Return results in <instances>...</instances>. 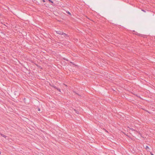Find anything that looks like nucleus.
<instances>
[{"mask_svg": "<svg viewBox=\"0 0 155 155\" xmlns=\"http://www.w3.org/2000/svg\"><path fill=\"white\" fill-rule=\"evenodd\" d=\"M56 32L57 34L63 35V36L65 37H66L68 36L67 34L64 33L63 32L60 31H56Z\"/></svg>", "mask_w": 155, "mask_h": 155, "instance_id": "nucleus-1", "label": "nucleus"}, {"mask_svg": "<svg viewBox=\"0 0 155 155\" xmlns=\"http://www.w3.org/2000/svg\"><path fill=\"white\" fill-rule=\"evenodd\" d=\"M74 110L75 112V113L77 114H79V112L77 110L74 109Z\"/></svg>", "mask_w": 155, "mask_h": 155, "instance_id": "nucleus-2", "label": "nucleus"}, {"mask_svg": "<svg viewBox=\"0 0 155 155\" xmlns=\"http://www.w3.org/2000/svg\"><path fill=\"white\" fill-rule=\"evenodd\" d=\"M0 135L5 138H6L7 137V136H6L2 134V133H0Z\"/></svg>", "mask_w": 155, "mask_h": 155, "instance_id": "nucleus-3", "label": "nucleus"}, {"mask_svg": "<svg viewBox=\"0 0 155 155\" xmlns=\"http://www.w3.org/2000/svg\"><path fill=\"white\" fill-rule=\"evenodd\" d=\"M66 12L69 15H71V13L69 12Z\"/></svg>", "mask_w": 155, "mask_h": 155, "instance_id": "nucleus-4", "label": "nucleus"}, {"mask_svg": "<svg viewBox=\"0 0 155 155\" xmlns=\"http://www.w3.org/2000/svg\"><path fill=\"white\" fill-rule=\"evenodd\" d=\"M48 1L50 2L51 3H53V1H52L51 0H48Z\"/></svg>", "mask_w": 155, "mask_h": 155, "instance_id": "nucleus-5", "label": "nucleus"}, {"mask_svg": "<svg viewBox=\"0 0 155 155\" xmlns=\"http://www.w3.org/2000/svg\"><path fill=\"white\" fill-rule=\"evenodd\" d=\"M130 130H132V131H134L135 130L134 129H133V128H130Z\"/></svg>", "mask_w": 155, "mask_h": 155, "instance_id": "nucleus-6", "label": "nucleus"}, {"mask_svg": "<svg viewBox=\"0 0 155 155\" xmlns=\"http://www.w3.org/2000/svg\"><path fill=\"white\" fill-rule=\"evenodd\" d=\"M146 150H147L148 149H149V147H148L147 146L146 147Z\"/></svg>", "mask_w": 155, "mask_h": 155, "instance_id": "nucleus-7", "label": "nucleus"}, {"mask_svg": "<svg viewBox=\"0 0 155 155\" xmlns=\"http://www.w3.org/2000/svg\"><path fill=\"white\" fill-rule=\"evenodd\" d=\"M57 90L58 91H60V89H59V88H57Z\"/></svg>", "mask_w": 155, "mask_h": 155, "instance_id": "nucleus-8", "label": "nucleus"}, {"mask_svg": "<svg viewBox=\"0 0 155 155\" xmlns=\"http://www.w3.org/2000/svg\"><path fill=\"white\" fill-rule=\"evenodd\" d=\"M38 111H40V109L39 108H38Z\"/></svg>", "mask_w": 155, "mask_h": 155, "instance_id": "nucleus-9", "label": "nucleus"}, {"mask_svg": "<svg viewBox=\"0 0 155 155\" xmlns=\"http://www.w3.org/2000/svg\"><path fill=\"white\" fill-rule=\"evenodd\" d=\"M142 11H143V12H146V11H144V10H142Z\"/></svg>", "mask_w": 155, "mask_h": 155, "instance_id": "nucleus-10", "label": "nucleus"}, {"mask_svg": "<svg viewBox=\"0 0 155 155\" xmlns=\"http://www.w3.org/2000/svg\"><path fill=\"white\" fill-rule=\"evenodd\" d=\"M43 1L44 2H45V0H43Z\"/></svg>", "mask_w": 155, "mask_h": 155, "instance_id": "nucleus-11", "label": "nucleus"}, {"mask_svg": "<svg viewBox=\"0 0 155 155\" xmlns=\"http://www.w3.org/2000/svg\"><path fill=\"white\" fill-rule=\"evenodd\" d=\"M105 131L106 132L108 133V131L107 130H106Z\"/></svg>", "mask_w": 155, "mask_h": 155, "instance_id": "nucleus-12", "label": "nucleus"}, {"mask_svg": "<svg viewBox=\"0 0 155 155\" xmlns=\"http://www.w3.org/2000/svg\"><path fill=\"white\" fill-rule=\"evenodd\" d=\"M152 155H154L153 154H151Z\"/></svg>", "mask_w": 155, "mask_h": 155, "instance_id": "nucleus-13", "label": "nucleus"}, {"mask_svg": "<svg viewBox=\"0 0 155 155\" xmlns=\"http://www.w3.org/2000/svg\"><path fill=\"white\" fill-rule=\"evenodd\" d=\"M1 153L0 152V154H1Z\"/></svg>", "mask_w": 155, "mask_h": 155, "instance_id": "nucleus-14", "label": "nucleus"}]
</instances>
